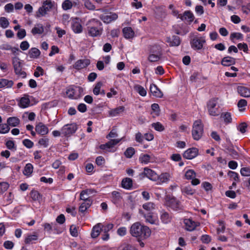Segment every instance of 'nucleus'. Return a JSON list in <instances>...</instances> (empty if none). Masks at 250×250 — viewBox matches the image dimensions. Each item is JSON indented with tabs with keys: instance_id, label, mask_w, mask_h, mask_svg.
Segmentation results:
<instances>
[{
	"instance_id": "obj_24",
	"label": "nucleus",
	"mask_w": 250,
	"mask_h": 250,
	"mask_svg": "<svg viewBox=\"0 0 250 250\" xmlns=\"http://www.w3.org/2000/svg\"><path fill=\"white\" fill-rule=\"evenodd\" d=\"M30 100L28 95H24L21 98L18 103L19 106L22 108H25L30 106Z\"/></svg>"
},
{
	"instance_id": "obj_60",
	"label": "nucleus",
	"mask_w": 250,
	"mask_h": 250,
	"mask_svg": "<svg viewBox=\"0 0 250 250\" xmlns=\"http://www.w3.org/2000/svg\"><path fill=\"white\" fill-rule=\"evenodd\" d=\"M247 102L246 100L244 99L240 100L237 104V106L240 111H243L245 109V107L247 106Z\"/></svg>"
},
{
	"instance_id": "obj_39",
	"label": "nucleus",
	"mask_w": 250,
	"mask_h": 250,
	"mask_svg": "<svg viewBox=\"0 0 250 250\" xmlns=\"http://www.w3.org/2000/svg\"><path fill=\"white\" fill-rule=\"evenodd\" d=\"M149 54L162 53L161 47L159 45L153 44L148 46Z\"/></svg>"
},
{
	"instance_id": "obj_14",
	"label": "nucleus",
	"mask_w": 250,
	"mask_h": 250,
	"mask_svg": "<svg viewBox=\"0 0 250 250\" xmlns=\"http://www.w3.org/2000/svg\"><path fill=\"white\" fill-rule=\"evenodd\" d=\"M71 28L75 33L79 34L82 32L83 27L79 18H76L72 20Z\"/></svg>"
},
{
	"instance_id": "obj_5",
	"label": "nucleus",
	"mask_w": 250,
	"mask_h": 250,
	"mask_svg": "<svg viewBox=\"0 0 250 250\" xmlns=\"http://www.w3.org/2000/svg\"><path fill=\"white\" fill-rule=\"evenodd\" d=\"M55 5V2L51 0L43 1L42 6L40 7L36 13V18H41L45 16Z\"/></svg>"
},
{
	"instance_id": "obj_36",
	"label": "nucleus",
	"mask_w": 250,
	"mask_h": 250,
	"mask_svg": "<svg viewBox=\"0 0 250 250\" xmlns=\"http://www.w3.org/2000/svg\"><path fill=\"white\" fill-rule=\"evenodd\" d=\"M180 18L183 21H186L188 22H192L194 20V15L190 11H185Z\"/></svg>"
},
{
	"instance_id": "obj_20",
	"label": "nucleus",
	"mask_w": 250,
	"mask_h": 250,
	"mask_svg": "<svg viewBox=\"0 0 250 250\" xmlns=\"http://www.w3.org/2000/svg\"><path fill=\"white\" fill-rule=\"evenodd\" d=\"M90 63L88 59L78 60L74 64L73 67L77 70H80L87 67Z\"/></svg>"
},
{
	"instance_id": "obj_8",
	"label": "nucleus",
	"mask_w": 250,
	"mask_h": 250,
	"mask_svg": "<svg viewBox=\"0 0 250 250\" xmlns=\"http://www.w3.org/2000/svg\"><path fill=\"white\" fill-rule=\"evenodd\" d=\"M217 103V100L215 99H211L208 101L207 107L210 115L216 116L219 115L218 109L216 107Z\"/></svg>"
},
{
	"instance_id": "obj_53",
	"label": "nucleus",
	"mask_w": 250,
	"mask_h": 250,
	"mask_svg": "<svg viewBox=\"0 0 250 250\" xmlns=\"http://www.w3.org/2000/svg\"><path fill=\"white\" fill-rule=\"evenodd\" d=\"M49 140L46 137H43L40 139L38 141V144L42 146L45 148L49 146Z\"/></svg>"
},
{
	"instance_id": "obj_62",
	"label": "nucleus",
	"mask_w": 250,
	"mask_h": 250,
	"mask_svg": "<svg viewBox=\"0 0 250 250\" xmlns=\"http://www.w3.org/2000/svg\"><path fill=\"white\" fill-rule=\"evenodd\" d=\"M9 184L6 182L0 183V194H2L7 190Z\"/></svg>"
},
{
	"instance_id": "obj_38",
	"label": "nucleus",
	"mask_w": 250,
	"mask_h": 250,
	"mask_svg": "<svg viewBox=\"0 0 250 250\" xmlns=\"http://www.w3.org/2000/svg\"><path fill=\"white\" fill-rule=\"evenodd\" d=\"M33 171V165L30 163H28L26 164L25 166L24 167V168L23 170V174L29 177L31 176L32 172Z\"/></svg>"
},
{
	"instance_id": "obj_45",
	"label": "nucleus",
	"mask_w": 250,
	"mask_h": 250,
	"mask_svg": "<svg viewBox=\"0 0 250 250\" xmlns=\"http://www.w3.org/2000/svg\"><path fill=\"white\" fill-rule=\"evenodd\" d=\"M13 85V82L5 79H0V88L11 87Z\"/></svg>"
},
{
	"instance_id": "obj_52",
	"label": "nucleus",
	"mask_w": 250,
	"mask_h": 250,
	"mask_svg": "<svg viewBox=\"0 0 250 250\" xmlns=\"http://www.w3.org/2000/svg\"><path fill=\"white\" fill-rule=\"evenodd\" d=\"M103 86V83L102 82H99L97 83L94 86V87L93 90V92L94 95H98L101 93V89L102 86Z\"/></svg>"
},
{
	"instance_id": "obj_2",
	"label": "nucleus",
	"mask_w": 250,
	"mask_h": 250,
	"mask_svg": "<svg viewBox=\"0 0 250 250\" xmlns=\"http://www.w3.org/2000/svg\"><path fill=\"white\" fill-rule=\"evenodd\" d=\"M86 25L89 36L94 37L102 34L103 30V24L100 21L96 19H92L88 21Z\"/></svg>"
},
{
	"instance_id": "obj_6",
	"label": "nucleus",
	"mask_w": 250,
	"mask_h": 250,
	"mask_svg": "<svg viewBox=\"0 0 250 250\" xmlns=\"http://www.w3.org/2000/svg\"><path fill=\"white\" fill-rule=\"evenodd\" d=\"M203 133V125L200 120L195 121L193 125L192 136L195 140H199Z\"/></svg>"
},
{
	"instance_id": "obj_33",
	"label": "nucleus",
	"mask_w": 250,
	"mask_h": 250,
	"mask_svg": "<svg viewBox=\"0 0 250 250\" xmlns=\"http://www.w3.org/2000/svg\"><path fill=\"white\" fill-rule=\"evenodd\" d=\"M235 60L234 58L227 56L223 58L221 61L222 65L226 66H230L235 64Z\"/></svg>"
},
{
	"instance_id": "obj_44",
	"label": "nucleus",
	"mask_w": 250,
	"mask_h": 250,
	"mask_svg": "<svg viewBox=\"0 0 250 250\" xmlns=\"http://www.w3.org/2000/svg\"><path fill=\"white\" fill-rule=\"evenodd\" d=\"M171 218V216L167 212L165 211L161 212L160 219L163 223L167 224L170 221Z\"/></svg>"
},
{
	"instance_id": "obj_28",
	"label": "nucleus",
	"mask_w": 250,
	"mask_h": 250,
	"mask_svg": "<svg viewBox=\"0 0 250 250\" xmlns=\"http://www.w3.org/2000/svg\"><path fill=\"white\" fill-rule=\"evenodd\" d=\"M111 200L114 204L118 205L121 202L122 196L120 192L117 191H113L111 193Z\"/></svg>"
},
{
	"instance_id": "obj_41",
	"label": "nucleus",
	"mask_w": 250,
	"mask_h": 250,
	"mask_svg": "<svg viewBox=\"0 0 250 250\" xmlns=\"http://www.w3.org/2000/svg\"><path fill=\"white\" fill-rule=\"evenodd\" d=\"M20 119L16 117H9L7 120V125L11 126H17L20 124Z\"/></svg>"
},
{
	"instance_id": "obj_26",
	"label": "nucleus",
	"mask_w": 250,
	"mask_h": 250,
	"mask_svg": "<svg viewBox=\"0 0 250 250\" xmlns=\"http://www.w3.org/2000/svg\"><path fill=\"white\" fill-rule=\"evenodd\" d=\"M102 226L101 223H98L93 227L91 232V236L92 238H96L100 235L102 230Z\"/></svg>"
},
{
	"instance_id": "obj_30",
	"label": "nucleus",
	"mask_w": 250,
	"mask_h": 250,
	"mask_svg": "<svg viewBox=\"0 0 250 250\" xmlns=\"http://www.w3.org/2000/svg\"><path fill=\"white\" fill-rule=\"evenodd\" d=\"M77 5L76 1H72L71 0H65L62 4V8L64 11L71 9L74 5Z\"/></svg>"
},
{
	"instance_id": "obj_23",
	"label": "nucleus",
	"mask_w": 250,
	"mask_h": 250,
	"mask_svg": "<svg viewBox=\"0 0 250 250\" xmlns=\"http://www.w3.org/2000/svg\"><path fill=\"white\" fill-rule=\"evenodd\" d=\"M166 42L170 46H177L180 45L181 41L180 38L177 36L171 37H167Z\"/></svg>"
},
{
	"instance_id": "obj_43",
	"label": "nucleus",
	"mask_w": 250,
	"mask_h": 250,
	"mask_svg": "<svg viewBox=\"0 0 250 250\" xmlns=\"http://www.w3.org/2000/svg\"><path fill=\"white\" fill-rule=\"evenodd\" d=\"M134 89L141 96L145 97L146 95V90L141 85L135 84Z\"/></svg>"
},
{
	"instance_id": "obj_7",
	"label": "nucleus",
	"mask_w": 250,
	"mask_h": 250,
	"mask_svg": "<svg viewBox=\"0 0 250 250\" xmlns=\"http://www.w3.org/2000/svg\"><path fill=\"white\" fill-rule=\"evenodd\" d=\"M123 139V138L119 139H111L108 142L104 145L100 146V148L105 150L108 152H115L116 150L114 146L119 143Z\"/></svg>"
},
{
	"instance_id": "obj_12",
	"label": "nucleus",
	"mask_w": 250,
	"mask_h": 250,
	"mask_svg": "<svg viewBox=\"0 0 250 250\" xmlns=\"http://www.w3.org/2000/svg\"><path fill=\"white\" fill-rule=\"evenodd\" d=\"M167 206L170 207L174 210H177L180 208L179 202L174 197L170 195L167 196L166 198Z\"/></svg>"
},
{
	"instance_id": "obj_27",
	"label": "nucleus",
	"mask_w": 250,
	"mask_h": 250,
	"mask_svg": "<svg viewBox=\"0 0 250 250\" xmlns=\"http://www.w3.org/2000/svg\"><path fill=\"white\" fill-rule=\"evenodd\" d=\"M150 90L152 95L157 98H162L163 96L162 92L154 84H150Z\"/></svg>"
},
{
	"instance_id": "obj_9",
	"label": "nucleus",
	"mask_w": 250,
	"mask_h": 250,
	"mask_svg": "<svg viewBox=\"0 0 250 250\" xmlns=\"http://www.w3.org/2000/svg\"><path fill=\"white\" fill-rule=\"evenodd\" d=\"M12 63L16 74L22 77H25L26 73L21 70V64L20 59L18 57L13 58L12 59Z\"/></svg>"
},
{
	"instance_id": "obj_61",
	"label": "nucleus",
	"mask_w": 250,
	"mask_h": 250,
	"mask_svg": "<svg viewBox=\"0 0 250 250\" xmlns=\"http://www.w3.org/2000/svg\"><path fill=\"white\" fill-rule=\"evenodd\" d=\"M44 74V70L41 66H37L34 73L36 77H39Z\"/></svg>"
},
{
	"instance_id": "obj_17",
	"label": "nucleus",
	"mask_w": 250,
	"mask_h": 250,
	"mask_svg": "<svg viewBox=\"0 0 250 250\" xmlns=\"http://www.w3.org/2000/svg\"><path fill=\"white\" fill-rule=\"evenodd\" d=\"M146 219V221L151 224H156L158 222L157 216L153 212H142Z\"/></svg>"
},
{
	"instance_id": "obj_25",
	"label": "nucleus",
	"mask_w": 250,
	"mask_h": 250,
	"mask_svg": "<svg viewBox=\"0 0 250 250\" xmlns=\"http://www.w3.org/2000/svg\"><path fill=\"white\" fill-rule=\"evenodd\" d=\"M95 191L91 189H86L81 191L80 195V199L81 200L87 201L91 200L89 199V195L93 193Z\"/></svg>"
},
{
	"instance_id": "obj_64",
	"label": "nucleus",
	"mask_w": 250,
	"mask_h": 250,
	"mask_svg": "<svg viewBox=\"0 0 250 250\" xmlns=\"http://www.w3.org/2000/svg\"><path fill=\"white\" fill-rule=\"evenodd\" d=\"M122 250H138L134 245L125 244L123 245Z\"/></svg>"
},
{
	"instance_id": "obj_4",
	"label": "nucleus",
	"mask_w": 250,
	"mask_h": 250,
	"mask_svg": "<svg viewBox=\"0 0 250 250\" xmlns=\"http://www.w3.org/2000/svg\"><path fill=\"white\" fill-rule=\"evenodd\" d=\"M65 93L69 99L76 100L83 94V89L80 86L72 85L66 89Z\"/></svg>"
},
{
	"instance_id": "obj_18",
	"label": "nucleus",
	"mask_w": 250,
	"mask_h": 250,
	"mask_svg": "<svg viewBox=\"0 0 250 250\" xmlns=\"http://www.w3.org/2000/svg\"><path fill=\"white\" fill-rule=\"evenodd\" d=\"M184 224L186 229L188 231L194 230L199 225V223L198 222H195L191 219H185L184 220Z\"/></svg>"
},
{
	"instance_id": "obj_16",
	"label": "nucleus",
	"mask_w": 250,
	"mask_h": 250,
	"mask_svg": "<svg viewBox=\"0 0 250 250\" xmlns=\"http://www.w3.org/2000/svg\"><path fill=\"white\" fill-rule=\"evenodd\" d=\"M139 161L140 163L146 165L149 163H152L154 161L153 154H147L142 153L140 154Z\"/></svg>"
},
{
	"instance_id": "obj_59",
	"label": "nucleus",
	"mask_w": 250,
	"mask_h": 250,
	"mask_svg": "<svg viewBox=\"0 0 250 250\" xmlns=\"http://www.w3.org/2000/svg\"><path fill=\"white\" fill-rule=\"evenodd\" d=\"M182 192L187 195H192L194 190L190 186L184 187L182 189Z\"/></svg>"
},
{
	"instance_id": "obj_13",
	"label": "nucleus",
	"mask_w": 250,
	"mask_h": 250,
	"mask_svg": "<svg viewBox=\"0 0 250 250\" xmlns=\"http://www.w3.org/2000/svg\"><path fill=\"white\" fill-rule=\"evenodd\" d=\"M118 16L115 13L109 12L105 14L101 15V20L105 23L108 24L116 21L118 19Z\"/></svg>"
},
{
	"instance_id": "obj_29",
	"label": "nucleus",
	"mask_w": 250,
	"mask_h": 250,
	"mask_svg": "<svg viewBox=\"0 0 250 250\" xmlns=\"http://www.w3.org/2000/svg\"><path fill=\"white\" fill-rule=\"evenodd\" d=\"M238 93L242 97H250V89L244 86H238L237 87Z\"/></svg>"
},
{
	"instance_id": "obj_22",
	"label": "nucleus",
	"mask_w": 250,
	"mask_h": 250,
	"mask_svg": "<svg viewBox=\"0 0 250 250\" xmlns=\"http://www.w3.org/2000/svg\"><path fill=\"white\" fill-rule=\"evenodd\" d=\"M124 37L128 40L132 39L135 37V32L130 27H125L123 29Z\"/></svg>"
},
{
	"instance_id": "obj_57",
	"label": "nucleus",
	"mask_w": 250,
	"mask_h": 250,
	"mask_svg": "<svg viewBox=\"0 0 250 250\" xmlns=\"http://www.w3.org/2000/svg\"><path fill=\"white\" fill-rule=\"evenodd\" d=\"M9 22L5 17L0 18V25L2 28H6L8 27Z\"/></svg>"
},
{
	"instance_id": "obj_46",
	"label": "nucleus",
	"mask_w": 250,
	"mask_h": 250,
	"mask_svg": "<svg viewBox=\"0 0 250 250\" xmlns=\"http://www.w3.org/2000/svg\"><path fill=\"white\" fill-rule=\"evenodd\" d=\"M151 114L153 116V117H156L160 115V108L159 106L157 104H153L151 105Z\"/></svg>"
},
{
	"instance_id": "obj_63",
	"label": "nucleus",
	"mask_w": 250,
	"mask_h": 250,
	"mask_svg": "<svg viewBox=\"0 0 250 250\" xmlns=\"http://www.w3.org/2000/svg\"><path fill=\"white\" fill-rule=\"evenodd\" d=\"M240 173L243 176H250V168L243 167L240 170Z\"/></svg>"
},
{
	"instance_id": "obj_11",
	"label": "nucleus",
	"mask_w": 250,
	"mask_h": 250,
	"mask_svg": "<svg viewBox=\"0 0 250 250\" xmlns=\"http://www.w3.org/2000/svg\"><path fill=\"white\" fill-rule=\"evenodd\" d=\"M77 129V125L75 124H67L64 125L61 129L62 133L68 136L74 133Z\"/></svg>"
},
{
	"instance_id": "obj_31",
	"label": "nucleus",
	"mask_w": 250,
	"mask_h": 250,
	"mask_svg": "<svg viewBox=\"0 0 250 250\" xmlns=\"http://www.w3.org/2000/svg\"><path fill=\"white\" fill-rule=\"evenodd\" d=\"M43 32L44 27L42 24L41 23L36 24L31 30V33L34 35L42 34L43 33Z\"/></svg>"
},
{
	"instance_id": "obj_54",
	"label": "nucleus",
	"mask_w": 250,
	"mask_h": 250,
	"mask_svg": "<svg viewBox=\"0 0 250 250\" xmlns=\"http://www.w3.org/2000/svg\"><path fill=\"white\" fill-rule=\"evenodd\" d=\"M230 38L232 41L234 39L242 41L243 39V35L240 33L234 32L231 34Z\"/></svg>"
},
{
	"instance_id": "obj_58",
	"label": "nucleus",
	"mask_w": 250,
	"mask_h": 250,
	"mask_svg": "<svg viewBox=\"0 0 250 250\" xmlns=\"http://www.w3.org/2000/svg\"><path fill=\"white\" fill-rule=\"evenodd\" d=\"M228 153L233 159H238L239 154L238 152L233 149L232 147H230L227 149Z\"/></svg>"
},
{
	"instance_id": "obj_47",
	"label": "nucleus",
	"mask_w": 250,
	"mask_h": 250,
	"mask_svg": "<svg viewBox=\"0 0 250 250\" xmlns=\"http://www.w3.org/2000/svg\"><path fill=\"white\" fill-rule=\"evenodd\" d=\"M143 208L146 211L145 212H153L155 209V205L152 202H147L143 205Z\"/></svg>"
},
{
	"instance_id": "obj_49",
	"label": "nucleus",
	"mask_w": 250,
	"mask_h": 250,
	"mask_svg": "<svg viewBox=\"0 0 250 250\" xmlns=\"http://www.w3.org/2000/svg\"><path fill=\"white\" fill-rule=\"evenodd\" d=\"M84 7L89 10L93 11L96 9L95 5L90 0H83Z\"/></svg>"
},
{
	"instance_id": "obj_15",
	"label": "nucleus",
	"mask_w": 250,
	"mask_h": 250,
	"mask_svg": "<svg viewBox=\"0 0 250 250\" xmlns=\"http://www.w3.org/2000/svg\"><path fill=\"white\" fill-rule=\"evenodd\" d=\"M198 149L195 147H192L188 149L183 153V157L187 159L191 160L194 158L198 155Z\"/></svg>"
},
{
	"instance_id": "obj_51",
	"label": "nucleus",
	"mask_w": 250,
	"mask_h": 250,
	"mask_svg": "<svg viewBox=\"0 0 250 250\" xmlns=\"http://www.w3.org/2000/svg\"><path fill=\"white\" fill-rule=\"evenodd\" d=\"M185 176L187 179L191 180L195 178L196 173L192 169H188L186 172Z\"/></svg>"
},
{
	"instance_id": "obj_21",
	"label": "nucleus",
	"mask_w": 250,
	"mask_h": 250,
	"mask_svg": "<svg viewBox=\"0 0 250 250\" xmlns=\"http://www.w3.org/2000/svg\"><path fill=\"white\" fill-rule=\"evenodd\" d=\"M142 174L154 182H155L158 175L154 170L147 167L144 168Z\"/></svg>"
},
{
	"instance_id": "obj_3",
	"label": "nucleus",
	"mask_w": 250,
	"mask_h": 250,
	"mask_svg": "<svg viewBox=\"0 0 250 250\" xmlns=\"http://www.w3.org/2000/svg\"><path fill=\"white\" fill-rule=\"evenodd\" d=\"M206 43V37L198 33L190 35V45L194 50L198 51L204 49Z\"/></svg>"
},
{
	"instance_id": "obj_50",
	"label": "nucleus",
	"mask_w": 250,
	"mask_h": 250,
	"mask_svg": "<svg viewBox=\"0 0 250 250\" xmlns=\"http://www.w3.org/2000/svg\"><path fill=\"white\" fill-rule=\"evenodd\" d=\"M222 118H223L226 123H230L232 122L231 115L229 112H225L221 114Z\"/></svg>"
},
{
	"instance_id": "obj_34",
	"label": "nucleus",
	"mask_w": 250,
	"mask_h": 250,
	"mask_svg": "<svg viewBox=\"0 0 250 250\" xmlns=\"http://www.w3.org/2000/svg\"><path fill=\"white\" fill-rule=\"evenodd\" d=\"M162 56V53H150L148 56L147 59L150 62H156L161 59Z\"/></svg>"
},
{
	"instance_id": "obj_32",
	"label": "nucleus",
	"mask_w": 250,
	"mask_h": 250,
	"mask_svg": "<svg viewBox=\"0 0 250 250\" xmlns=\"http://www.w3.org/2000/svg\"><path fill=\"white\" fill-rule=\"evenodd\" d=\"M133 186L132 180L129 178H125L122 180V187L125 189H131Z\"/></svg>"
},
{
	"instance_id": "obj_19",
	"label": "nucleus",
	"mask_w": 250,
	"mask_h": 250,
	"mask_svg": "<svg viewBox=\"0 0 250 250\" xmlns=\"http://www.w3.org/2000/svg\"><path fill=\"white\" fill-rule=\"evenodd\" d=\"M35 130L37 133L41 135H45L49 132L48 126L42 123H39L35 127Z\"/></svg>"
},
{
	"instance_id": "obj_40",
	"label": "nucleus",
	"mask_w": 250,
	"mask_h": 250,
	"mask_svg": "<svg viewBox=\"0 0 250 250\" xmlns=\"http://www.w3.org/2000/svg\"><path fill=\"white\" fill-rule=\"evenodd\" d=\"M40 54V51L35 47L31 48L28 52V56L31 59L38 58Z\"/></svg>"
},
{
	"instance_id": "obj_10",
	"label": "nucleus",
	"mask_w": 250,
	"mask_h": 250,
	"mask_svg": "<svg viewBox=\"0 0 250 250\" xmlns=\"http://www.w3.org/2000/svg\"><path fill=\"white\" fill-rule=\"evenodd\" d=\"M171 178V174L168 172H163L160 175H157L155 182L157 185H162L167 184Z\"/></svg>"
},
{
	"instance_id": "obj_35",
	"label": "nucleus",
	"mask_w": 250,
	"mask_h": 250,
	"mask_svg": "<svg viewBox=\"0 0 250 250\" xmlns=\"http://www.w3.org/2000/svg\"><path fill=\"white\" fill-rule=\"evenodd\" d=\"M124 106H119L116 108L112 109L108 111L109 117H115L119 115L124 111Z\"/></svg>"
},
{
	"instance_id": "obj_37",
	"label": "nucleus",
	"mask_w": 250,
	"mask_h": 250,
	"mask_svg": "<svg viewBox=\"0 0 250 250\" xmlns=\"http://www.w3.org/2000/svg\"><path fill=\"white\" fill-rule=\"evenodd\" d=\"M38 238V236L34 233L33 234H27L25 237L24 242L26 244H31L36 241Z\"/></svg>"
},
{
	"instance_id": "obj_42",
	"label": "nucleus",
	"mask_w": 250,
	"mask_h": 250,
	"mask_svg": "<svg viewBox=\"0 0 250 250\" xmlns=\"http://www.w3.org/2000/svg\"><path fill=\"white\" fill-rule=\"evenodd\" d=\"M92 203L91 200L83 201L79 207V211L81 213H84L87 209L90 207Z\"/></svg>"
},
{
	"instance_id": "obj_1",
	"label": "nucleus",
	"mask_w": 250,
	"mask_h": 250,
	"mask_svg": "<svg viewBox=\"0 0 250 250\" xmlns=\"http://www.w3.org/2000/svg\"><path fill=\"white\" fill-rule=\"evenodd\" d=\"M130 233L139 241L148 238L151 233V230L146 226L142 225L140 222L133 224L130 229Z\"/></svg>"
},
{
	"instance_id": "obj_48",
	"label": "nucleus",
	"mask_w": 250,
	"mask_h": 250,
	"mask_svg": "<svg viewBox=\"0 0 250 250\" xmlns=\"http://www.w3.org/2000/svg\"><path fill=\"white\" fill-rule=\"evenodd\" d=\"M151 126L156 131L162 132L165 130V126L160 122H157L151 124Z\"/></svg>"
},
{
	"instance_id": "obj_56",
	"label": "nucleus",
	"mask_w": 250,
	"mask_h": 250,
	"mask_svg": "<svg viewBox=\"0 0 250 250\" xmlns=\"http://www.w3.org/2000/svg\"><path fill=\"white\" fill-rule=\"evenodd\" d=\"M10 130V127L8 125L6 124H0V134H6L8 133Z\"/></svg>"
},
{
	"instance_id": "obj_55",
	"label": "nucleus",
	"mask_w": 250,
	"mask_h": 250,
	"mask_svg": "<svg viewBox=\"0 0 250 250\" xmlns=\"http://www.w3.org/2000/svg\"><path fill=\"white\" fill-rule=\"evenodd\" d=\"M135 151L134 148L132 147H128L125 152V155L126 157L130 158L135 154Z\"/></svg>"
}]
</instances>
